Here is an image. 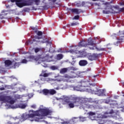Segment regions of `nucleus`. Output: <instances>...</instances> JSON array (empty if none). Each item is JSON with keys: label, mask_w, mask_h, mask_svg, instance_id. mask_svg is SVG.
Instances as JSON below:
<instances>
[{"label": "nucleus", "mask_w": 124, "mask_h": 124, "mask_svg": "<svg viewBox=\"0 0 124 124\" xmlns=\"http://www.w3.org/2000/svg\"><path fill=\"white\" fill-rule=\"evenodd\" d=\"M88 45H90L91 46H93V47H89V49L90 50H97L98 51H106V48H101L99 49L96 47V44L93 42V40H91L89 41L88 44L86 43L85 41H82L79 43L78 47H87Z\"/></svg>", "instance_id": "obj_1"}, {"label": "nucleus", "mask_w": 124, "mask_h": 124, "mask_svg": "<svg viewBox=\"0 0 124 124\" xmlns=\"http://www.w3.org/2000/svg\"><path fill=\"white\" fill-rule=\"evenodd\" d=\"M23 0H11V2H15L16 5L19 7L20 8H22V7H24V6H28L29 5H32V2L31 1V0H28L27 2H21Z\"/></svg>", "instance_id": "obj_2"}, {"label": "nucleus", "mask_w": 124, "mask_h": 124, "mask_svg": "<svg viewBox=\"0 0 124 124\" xmlns=\"http://www.w3.org/2000/svg\"><path fill=\"white\" fill-rule=\"evenodd\" d=\"M0 101L4 103H10V104H14L16 102V100L13 99L12 96H3L0 98Z\"/></svg>", "instance_id": "obj_3"}, {"label": "nucleus", "mask_w": 124, "mask_h": 124, "mask_svg": "<svg viewBox=\"0 0 124 124\" xmlns=\"http://www.w3.org/2000/svg\"><path fill=\"white\" fill-rule=\"evenodd\" d=\"M70 108H74V106H79L80 107H85V102L81 103V100L78 98H76L73 103H70L68 104Z\"/></svg>", "instance_id": "obj_4"}, {"label": "nucleus", "mask_w": 124, "mask_h": 124, "mask_svg": "<svg viewBox=\"0 0 124 124\" xmlns=\"http://www.w3.org/2000/svg\"><path fill=\"white\" fill-rule=\"evenodd\" d=\"M31 39L29 40L27 43L28 44H33L34 42H35L36 44H37L38 43H45V42L44 41H40V40H37L36 39H41L42 38V37H39V36H35L34 37H32V36H31Z\"/></svg>", "instance_id": "obj_5"}, {"label": "nucleus", "mask_w": 124, "mask_h": 124, "mask_svg": "<svg viewBox=\"0 0 124 124\" xmlns=\"http://www.w3.org/2000/svg\"><path fill=\"white\" fill-rule=\"evenodd\" d=\"M40 116V114L39 113H31L28 115V117L29 119H32V120H30L31 122H39L40 119L42 118L37 117V116L39 117Z\"/></svg>", "instance_id": "obj_6"}, {"label": "nucleus", "mask_w": 124, "mask_h": 124, "mask_svg": "<svg viewBox=\"0 0 124 124\" xmlns=\"http://www.w3.org/2000/svg\"><path fill=\"white\" fill-rule=\"evenodd\" d=\"M80 85L79 86L80 88L78 89H77L78 91H86V90H87V88H88V87H90V85H91L90 84V82L89 81H81L80 82ZM77 88H79V86H78L76 87Z\"/></svg>", "instance_id": "obj_7"}, {"label": "nucleus", "mask_w": 124, "mask_h": 124, "mask_svg": "<svg viewBox=\"0 0 124 124\" xmlns=\"http://www.w3.org/2000/svg\"><path fill=\"white\" fill-rule=\"evenodd\" d=\"M117 35L119 36V37L117 38L118 41L116 42V44H120L124 41V31H120L119 32L117 33Z\"/></svg>", "instance_id": "obj_8"}, {"label": "nucleus", "mask_w": 124, "mask_h": 124, "mask_svg": "<svg viewBox=\"0 0 124 124\" xmlns=\"http://www.w3.org/2000/svg\"><path fill=\"white\" fill-rule=\"evenodd\" d=\"M39 112L41 113L42 116L46 117V116L51 115L52 110L47 108H42L39 110Z\"/></svg>", "instance_id": "obj_9"}, {"label": "nucleus", "mask_w": 124, "mask_h": 124, "mask_svg": "<svg viewBox=\"0 0 124 124\" xmlns=\"http://www.w3.org/2000/svg\"><path fill=\"white\" fill-rule=\"evenodd\" d=\"M83 102L85 103V105H84V107H82L83 109H85L86 107H87V103H88V102L90 103H93L94 102H95V101L93 100V99L92 98L87 99V100L86 99L81 100V103H83Z\"/></svg>", "instance_id": "obj_10"}, {"label": "nucleus", "mask_w": 124, "mask_h": 124, "mask_svg": "<svg viewBox=\"0 0 124 124\" xmlns=\"http://www.w3.org/2000/svg\"><path fill=\"white\" fill-rule=\"evenodd\" d=\"M75 77H76V73L74 72H72L70 75H65L64 76V78L66 79H71L72 78H75Z\"/></svg>", "instance_id": "obj_11"}, {"label": "nucleus", "mask_w": 124, "mask_h": 124, "mask_svg": "<svg viewBox=\"0 0 124 124\" xmlns=\"http://www.w3.org/2000/svg\"><path fill=\"white\" fill-rule=\"evenodd\" d=\"M62 104H65V103H68L70 100V98L67 96H63L62 98Z\"/></svg>", "instance_id": "obj_12"}, {"label": "nucleus", "mask_w": 124, "mask_h": 124, "mask_svg": "<svg viewBox=\"0 0 124 124\" xmlns=\"http://www.w3.org/2000/svg\"><path fill=\"white\" fill-rule=\"evenodd\" d=\"M97 94L99 95V96H104L105 95V92L104 90H99L97 92Z\"/></svg>", "instance_id": "obj_13"}, {"label": "nucleus", "mask_w": 124, "mask_h": 124, "mask_svg": "<svg viewBox=\"0 0 124 124\" xmlns=\"http://www.w3.org/2000/svg\"><path fill=\"white\" fill-rule=\"evenodd\" d=\"M79 64L81 66H85L88 64V62L86 60H80L79 62Z\"/></svg>", "instance_id": "obj_14"}, {"label": "nucleus", "mask_w": 124, "mask_h": 124, "mask_svg": "<svg viewBox=\"0 0 124 124\" xmlns=\"http://www.w3.org/2000/svg\"><path fill=\"white\" fill-rule=\"evenodd\" d=\"M79 10H80V9L72 8L70 10V11H71L72 13H75V14H79L81 12L79 11Z\"/></svg>", "instance_id": "obj_15"}, {"label": "nucleus", "mask_w": 124, "mask_h": 124, "mask_svg": "<svg viewBox=\"0 0 124 124\" xmlns=\"http://www.w3.org/2000/svg\"><path fill=\"white\" fill-rule=\"evenodd\" d=\"M31 2L34 3L35 5H39L41 3V0H31Z\"/></svg>", "instance_id": "obj_16"}, {"label": "nucleus", "mask_w": 124, "mask_h": 124, "mask_svg": "<svg viewBox=\"0 0 124 124\" xmlns=\"http://www.w3.org/2000/svg\"><path fill=\"white\" fill-rule=\"evenodd\" d=\"M5 66H10L12 64V62L9 60H7L4 62Z\"/></svg>", "instance_id": "obj_17"}, {"label": "nucleus", "mask_w": 124, "mask_h": 124, "mask_svg": "<svg viewBox=\"0 0 124 124\" xmlns=\"http://www.w3.org/2000/svg\"><path fill=\"white\" fill-rule=\"evenodd\" d=\"M97 58V57L95 55H89L88 56V59L90 61H94Z\"/></svg>", "instance_id": "obj_18"}, {"label": "nucleus", "mask_w": 124, "mask_h": 124, "mask_svg": "<svg viewBox=\"0 0 124 124\" xmlns=\"http://www.w3.org/2000/svg\"><path fill=\"white\" fill-rule=\"evenodd\" d=\"M107 118V116H103L101 120H99L98 122L99 124H104L106 123V121L104 120V118Z\"/></svg>", "instance_id": "obj_19"}, {"label": "nucleus", "mask_w": 124, "mask_h": 124, "mask_svg": "<svg viewBox=\"0 0 124 124\" xmlns=\"http://www.w3.org/2000/svg\"><path fill=\"white\" fill-rule=\"evenodd\" d=\"M57 93L56 90L54 89H50L49 90V94H51V95H53V94H55Z\"/></svg>", "instance_id": "obj_20"}, {"label": "nucleus", "mask_w": 124, "mask_h": 124, "mask_svg": "<svg viewBox=\"0 0 124 124\" xmlns=\"http://www.w3.org/2000/svg\"><path fill=\"white\" fill-rule=\"evenodd\" d=\"M42 92L43 93V94H45V95H47V94H49V90L48 89H44L43 90Z\"/></svg>", "instance_id": "obj_21"}, {"label": "nucleus", "mask_w": 124, "mask_h": 124, "mask_svg": "<svg viewBox=\"0 0 124 124\" xmlns=\"http://www.w3.org/2000/svg\"><path fill=\"white\" fill-rule=\"evenodd\" d=\"M62 58H63V55H62V54H59L57 55V59L58 60H62Z\"/></svg>", "instance_id": "obj_22"}, {"label": "nucleus", "mask_w": 124, "mask_h": 124, "mask_svg": "<svg viewBox=\"0 0 124 124\" xmlns=\"http://www.w3.org/2000/svg\"><path fill=\"white\" fill-rule=\"evenodd\" d=\"M35 33L37 34V35H38V36H42V35L43 34L42 31H38V30L37 31H36Z\"/></svg>", "instance_id": "obj_23"}, {"label": "nucleus", "mask_w": 124, "mask_h": 124, "mask_svg": "<svg viewBox=\"0 0 124 124\" xmlns=\"http://www.w3.org/2000/svg\"><path fill=\"white\" fill-rule=\"evenodd\" d=\"M48 1H51L49 3V5H54L55 4V2L57 1V0H48Z\"/></svg>", "instance_id": "obj_24"}, {"label": "nucleus", "mask_w": 124, "mask_h": 124, "mask_svg": "<svg viewBox=\"0 0 124 124\" xmlns=\"http://www.w3.org/2000/svg\"><path fill=\"white\" fill-rule=\"evenodd\" d=\"M27 59H29V62H31V61H33V60H34V57L33 56L31 55L28 57Z\"/></svg>", "instance_id": "obj_25"}, {"label": "nucleus", "mask_w": 124, "mask_h": 124, "mask_svg": "<svg viewBox=\"0 0 124 124\" xmlns=\"http://www.w3.org/2000/svg\"><path fill=\"white\" fill-rule=\"evenodd\" d=\"M66 71H67V69L64 68L62 69L60 71V72L61 73H65Z\"/></svg>", "instance_id": "obj_26"}, {"label": "nucleus", "mask_w": 124, "mask_h": 124, "mask_svg": "<svg viewBox=\"0 0 124 124\" xmlns=\"http://www.w3.org/2000/svg\"><path fill=\"white\" fill-rule=\"evenodd\" d=\"M40 76H41L42 77H48L49 76V74H47V73H45V74H41L40 75Z\"/></svg>", "instance_id": "obj_27"}, {"label": "nucleus", "mask_w": 124, "mask_h": 124, "mask_svg": "<svg viewBox=\"0 0 124 124\" xmlns=\"http://www.w3.org/2000/svg\"><path fill=\"white\" fill-rule=\"evenodd\" d=\"M88 114L90 117L95 115V112L90 111L88 113Z\"/></svg>", "instance_id": "obj_28"}, {"label": "nucleus", "mask_w": 124, "mask_h": 124, "mask_svg": "<svg viewBox=\"0 0 124 124\" xmlns=\"http://www.w3.org/2000/svg\"><path fill=\"white\" fill-rule=\"evenodd\" d=\"M42 7L45 10H47V9H48L49 7H50V6H49L48 5H45L44 6H43Z\"/></svg>", "instance_id": "obj_29"}, {"label": "nucleus", "mask_w": 124, "mask_h": 124, "mask_svg": "<svg viewBox=\"0 0 124 124\" xmlns=\"http://www.w3.org/2000/svg\"><path fill=\"white\" fill-rule=\"evenodd\" d=\"M105 114H106L107 115H108V114H114V110L111 109L110 111L106 112Z\"/></svg>", "instance_id": "obj_30"}, {"label": "nucleus", "mask_w": 124, "mask_h": 124, "mask_svg": "<svg viewBox=\"0 0 124 124\" xmlns=\"http://www.w3.org/2000/svg\"><path fill=\"white\" fill-rule=\"evenodd\" d=\"M79 119L80 122H84V121H86V117H79Z\"/></svg>", "instance_id": "obj_31"}, {"label": "nucleus", "mask_w": 124, "mask_h": 124, "mask_svg": "<svg viewBox=\"0 0 124 124\" xmlns=\"http://www.w3.org/2000/svg\"><path fill=\"white\" fill-rule=\"evenodd\" d=\"M19 65H20V63L16 62L14 65V68H16V67H19Z\"/></svg>", "instance_id": "obj_32"}, {"label": "nucleus", "mask_w": 124, "mask_h": 124, "mask_svg": "<svg viewBox=\"0 0 124 124\" xmlns=\"http://www.w3.org/2000/svg\"><path fill=\"white\" fill-rule=\"evenodd\" d=\"M31 30H32L34 31L35 33L36 32V31H37V30H38V28L36 27H31Z\"/></svg>", "instance_id": "obj_33"}, {"label": "nucleus", "mask_w": 124, "mask_h": 124, "mask_svg": "<svg viewBox=\"0 0 124 124\" xmlns=\"http://www.w3.org/2000/svg\"><path fill=\"white\" fill-rule=\"evenodd\" d=\"M80 18V16L77 15L74 16V17L73 18V20H79Z\"/></svg>", "instance_id": "obj_34"}, {"label": "nucleus", "mask_w": 124, "mask_h": 124, "mask_svg": "<svg viewBox=\"0 0 124 124\" xmlns=\"http://www.w3.org/2000/svg\"><path fill=\"white\" fill-rule=\"evenodd\" d=\"M77 25H79V23H78V22H73L71 24V25L72 26H77Z\"/></svg>", "instance_id": "obj_35"}, {"label": "nucleus", "mask_w": 124, "mask_h": 124, "mask_svg": "<svg viewBox=\"0 0 124 124\" xmlns=\"http://www.w3.org/2000/svg\"><path fill=\"white\" fill-rule=\"evenodd\" d=\"M39 51H40V48H39L38 47L35 48V50H34L35 53H38V52H39Z\"/></svg>", "instance_id": "obj_36"}, {"label": "nucleus", "mask_w": 124, "mask_h": 124, "mask_svg": "<svg viewBox=\"0 0 124 124\" xmlns=\"http://www.w3.org/2000/svg\"><path fill=\"white\" fill-rule=\"evenodd\" d=\"M27 62H28V61L26 59H23L21 61L22 63H27Z\"/></svg>", "instance_id": "obj_37"}, {"label": "nucleus", "mask_w": 124, "mask_h": 124, "mask_svg": "<svg viewBox=\"0 0 124 124\" xmlns=\"http://www.w3.org/2000/svg\"><path fill=\"white\" fill-rule=\"evenodd\" d=\"M77 70L76 68H75V67H73V66H72V67H70V70H74V71H75V70Z\"/></svg>", "instance_id": "obj_38"}, {"label": "nucleus", "mask_w": 124, "mask_h": 124, "mask_svg": "<svg viewBox=\"0 0 124 124\" xmlns=\"http://www.w3.org/2000/svg\"><path fill=\"white\" fill-rule=\"evenodd\" d=\"M70 52H71V53H77L78 52V50H71Z\"/></svg>", "instance_id": "obj_39"}, {"label": "nucleus", "mask_w": 124, "mask_h": 124, "mask_svg": "<svg viewBox=\"0 0 124 124\" xmlns=\"http://www.w3.org/2000/svg\"><path fill=\"white\" fill-rule=\"evenodd\" d=\"M26 107H27V106H26V105H25V104H22L21 105V108L22 109H24V108H26Z\"/></svg>", "instance_id": "obj_40"}, {"label": "nucleus", "mask_w": 124, "mask_h": 124, "mask_svg": "<svg viewBox=\"0 0 124 124\" xmlns=\"http://www.w3.org/2000/svg\"><path fill=\"white\" fill-rule=\"evenodd\" d=\"M51 69H52V70H56V69H57V67L55 66H51Z\"/></svg>", "instance_id": "obj_41"}, {"label": "nucleus", "mask_w": 124, "mask_h": 124, "mask_svg": "<svg viewBox=\"0 0 124 124\" xmlns=\"http://www.w3.org/2000/svg\"><path fill=\"white\" fill-rule=\"evenodd\" d=\"M2 19H4V17L2 16V15H0V19L2 20Z\"/></svg>", "instance_id": "obj_42"}, {"label": "nucleus", "mask_w": 124, "mask_h": 124, "mask_svg": "<svg viewBox=\"0 0 124 124\" xmlns=\"http://www.w3.org/2000/svg\"><path fill=\"white\" fill-rule=\"evenodd\" d=\"M103 13L104 14H108V12L103 10Z\"/></svg>", "instance_id": "obj_43"}, {"label": "nucleus", "mask_w": 124, "mask_h": 124, "mask_svg": "<svg viewBox=\"0 0 124 124\" xmlns=\"http://www.w3.org/2000/svg\"><path fill=\"white\" fill-rule=\"evenodd\" d=\"M4 90H5V88H4V87L0 88V91H4Z\"/></svg>", "instance_id": "obj_44"}, {"label": "nucleus", "mask_w": 124, "mask_h": 124, "mask_svg": "<svg viewBox=\"0 0 124 124\" xmlns=\"http://www.w3.org/2000/svg\"><path fill=\"white\" fill-rule=\"evenodd\" d=\"M85 4H86V2H85L84 1H83L82 2V6H85Z\"/></svg>", "instance_id": "obj_45"}, {"label": "nucleus", "mask_w": 124, "mask_h": 124, "mask_svg": "<svg viewBox=\"0 0 124 124\" xmlns=\"http://www.w3.org/2000/svg\"><path fill=\"white\" fill-rule=\"evenodd\" d=\"M5 12H7V11L3 10V11H2L1 13H5Z\"/></svg>", "instance_id": "obj_46"}, {"label": "nucleus", "mask_w": 124, "mask_h": 124, "mask_svg": "<svg viewBox=\"0 0 124 124\" xmlns=\"http://www.w3.org/2000/svg\"><path fill=\"white\" fill-rule=\"evenodd\" d=\"M31 108H35L36 107V106L35 105H33L31 106Z\"/></svg>", "instance_id": "obj_47"}, {"label": "nucleus", "mask_w": 124, "mask_h": 124, "mask_svg": "<svg viewBox=\"0 0 124 124\" xmlns=\"http://www.w3.org/2000/svg\"><path fill=\"white\" fill-rule=\"evenodd\" d=\"M62 52V48H60V49H59V50H58V53H60V52Z\"/></svg>", "instance_id": "obj_48"}, {"label": "nucleus", "mask_w": 124, "mask_h": 124, "mask_svg": "<svg viewBox=\"0 0 124 124\" xmlns=\"http://www.w3.org/2000/svg\"><path fill=\"white\" fill-rule=\"evenodd\" d=\"M121 5H124V2L121 3Z\"/></svg>", "instance_id": "obj_49"}, {"label": "nucleus", "mask_w": 124, "mask_h": 124, "mask_svg": "<svg viewBox=\"0 0 124 124\" xmlns=\"http://www.w3.org/2000/svg\"><path fill=\"white\" fill-rule=\"evenodd\" d=\"M24 12H27V10L25 9V10H24Z\"/></svg>", "instance_id": "obj_50"}, {"label": "nucleus", "mask_w": 124, "mask_h": 124, "mask_svg": "<svg viewBox=\"0 0 124 124\" xmlns=\"http://www.w3.org/2000/svg\"><path fill=\"white\" fill-rule=\"evenodd\" d=\"M115 105V104H110V105Z\"/></svg>", "instance_id": "obj_51"}, {"label": "nucleus", "mask_w": 124, "mask_h": 124, "mask_svg": "<svg viewBox=\"0 0 124 124\" xmlns=\"http://www.w3.org/2000/svg\"><path fill=\"white\" fill-rule=\"evenodd\" d=\"M123 86H124V82H123Z\"/></svg>", "instance_id": "obj_52"}, {"label": "nucleus", "mask_w": 124, "mask_h": 124, "mask_svg": "<svg viewBox=\"0 0 124 124\" xmlns=\"http://www.w3.org/2000/svg\"><path fill=\"white\" fill-rule=\"evenodd\" d=\"M73 119H77V117H74Z\"/></svg>", "instance_id": "obj_53"}, {"label": "nucleus", "mask_w": 124, "mask_h": 124, "mask_svg": "<svg viewBox=\"0 0 124 124\" xmlns=\"http://www.w3.org/2000/svg\"><path fill=\"white\" fill-rule=\"evenodd\" d=\"M108 49H109L110 50H111V48H108Z\"/></svg>", "instance_id": "obj_54"}, {"label": "nucleus", "mask_w": 124, "mask_h": 124, "mask_svg": "<svg viewBox=\"0 0 124 124\" xmlns=\"http://www.w3.org/2000/svg\"><path fill=\"white\" fill-rule=\"evenodd\" d=\"M94 77H96V76H94Z\"/></svg>", "instance_id": "obj_55"}, {"label": "nucleus", "mask_w": 124, "mask_h": 124, "mask_svg": "<svg viewBox=\"0 0 124 124\" xmlns=\"http://www.w3.org/2000/svg\"><path fill=\"white\" fill-rule=\"evenodd\" d=\"M46 56H48V57H49V55H46Z\"/></svg>", "instance_id": "obj_56"}, {"label": "nucleus", "mask_w": 124, "mask_h": 124, "mask_svg": "<svg viewBox=\"0 0 124 124\" xmlns=\"http://www.w3.org/2000/svg\"><path fill=\"white\" fill-rule=\"evenodd\" d=\"M7 15V14H5V15Z\"/></svg>", "instance_id": "obj_57"}]
</instances>
